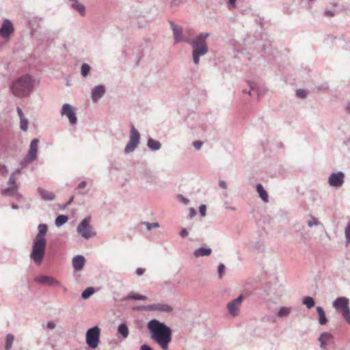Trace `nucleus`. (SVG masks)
I'll return each mask as SVG.
<instances>
[{"mask_svg": "<svg viewBox=\"0 0 350 350\" xmlns=\"http://www.w3.org/2000/svg\"><path fill=\"white\" fill-rule=\"evenodd\" d=\"M170 27L173 31L175 43L183 42L189 44L192 48V57L193 64L198 66L200 63V58L208 52V46L206 39L210 36L207 32H202L196 36L193 40L185 38L183 36V29L177 26L174 22L170 21Z\"/></svg>", "mask_w": 350, "mask_h": 350, "instance_id": "nucleus-1", "label": "nucleus"}, {"mask_svg": "<svg viewBox=\"0 0 350 350\" xmlns=\"http://www.w3.org/2000/svg\"><path fill=\"white\" fill-rule=\"evenodd\" d=\"M151 339L155 342L162 350H169V345L172 339V330L165 323L152 319L147 323Z\"/></svg>", "mask_w": 350, "mask_h": 350, "instance_id": "nucleus-2", "label": "nucleus"}, {"mask_svg": "<svg viewBox=\"0 0 350 350\" xmlns=\"http://www.w3.org/2000/svg\"><path fill=\"white\" fill-rule=\"evenodd\" d=\"M38 231L37 234L33 239L29 258L36 265L40 266L43 262L46 254L47 245L46 235L48 231V226L46 224H40L38 226Z\"/></svg>", "mask_w": 350, "mask_h": 350, "instance_id": "nucleus-3", "label": "nucleus"}, {"mask_svg": "<svg viewBox=\"0 0 350 350\" xmlns=\"http://www.w3.org/2000/svg\"><path fill=\"white\" fill-rule=\"evenodd\" d=\"M33 86L34 79L31 75H26L12 82L10 90L16 96L26 97L32 92Z\"/></svg>", "mask_w": 350, "mask_h": 350, "instance_id": "nucleus-4", "label": "nucleus"}, {"mask_svg": "<svg viewBox=\"0 0 350 350\" xmlns=\"http://www.w3.org/2000/svg\"><path fill=\"white\" fill-rule=\"evenodd\" d=\"M100 329L98 325L89 328L85 334V340L88 346L91 349H96L99 344Z\"/></svg>", "mask_w": 350, "mask_h": 350, "instance_id": "nucleus-5", "label": "nucleus"}, {"mask_svg": "<svg viewBox=\"0 0 350 350\" xmlns=\"http://www.w3.org/2000/svg\"><path fill=\"white\" fill-rule=\"evenodd\" d=\"M39 139L34 138L31 140L27 154L20 162V165L24 167L33 163L37 159Z\"/></svg>", "mask_w": 350, "mask_h": 350, "instance_id": "nucleus-6", "label": "nucleus"}, {"mask_svg": "<svg viewBox=\"0 0 350 350\" xmlns=\"http://www.w3.org/2000/svg\"><path fill=\"white\" fill-rule=\"evenodd\" d=\"M90 221L91 217H86L77 226V232L85 239L96 236V232H93V227L91 226Z\"/></svg>", "mask_w": 350, "mask_h": 350, "instance_id": "nucleus-7", "label": "nucleus"}, {"mask_svg": "<svg viewBox=\"0 0 350 350\" xmlns=\"http://www.w3.org/2000/svg\"><path fill=\"white\" fill-rule=\"evenodd\" d=\"M139 140L140 134L139 131L133 125H131L129 141L124 148V153L129 154L133 152L136 149L138 144H139Z\"/></svg>", "mask_w": 350, "mask_h": 350, "instance_id": "nucleus-8", "label": "nucleus"}, {"mask_svg": "<svg viewBox=\"0 0 350 350\" xmlns=\"http://www.w3.org/2000/svg\"><path fill=\"white\" fill-rule=\"evenodd\" d=\"M244 297L240 295L238 297L229 301L226 305V308L232 317L239 316L240 313V307L243 301Z\"/></svg>", "mask_w": 350, "mask_h": 350, "instance_id": "nucleus-9", "label": "nucleus"}, {"mask_svg": "<svg viewBox=\"0 0 350 350\" xmlns=\"http://www.w3.org/2000/svg\"><path fill=\"white\" fill-rule=\"evenodd\" d=\"M76 108L68 103L63 105L61 115L62 116H66L69 120L70 124L74 125L77 122Z\"/></svg>", "mask_w": 350, "mask_h": 350, "instance_id": "nucleus-10", "label": "nucleus"}, {"mask_svg": "<svg viewBox=\"0 0 350 350\" xmlns=\"http://www.w3.org/2000/svg\"><path fill=\"white\" fill-rule=\"evenodd\" d=\"M345 177V174L341 171L333 172L329 176L328 184L330 187L340 188L344 184Z\"/></svg>", "mask_w": 350, "mask_h": 350, "instance_id": "nucleus-11", "label": "nucleus"}, {"mask_svg": "<svg viewBox=\"0 0 350 350\" xmlns=\"http://www.w3.org/2000/svg\"><path fill=\"white\" fill-rule=\"evenodd\" d=\"M14 26L12 23L9 19H4L3 21L1 27H0V36L9 39L14 32Z\"/></svg>", "mask_w": 350, "mask_h": 350, "instance_id": "nucleus-12", "label": "nucleus"}, {"mask_svg": "<svg viewBox=\"0 0 350 350\" xmlns=\"http://www.w3.org/2000/svg\"><path fill=\"white\" fill-rule=\"evenodd\" d=\"M34 280L38 283L49 286H56L60 285V282L57 280L49 275H41L40 276L36 277Z\"/></svg>", "mask_w": 350, "mask_h": 350, "instance_id": "nucleus-13", "label": "nucleus"}, {"mask_svg": "<svg viewBox=\"0 0 350 350\" xmlns=\"http://www.w3.org/2000/svg\"><path fill=\"white\" fill-rule=\"evenodd\" d=\"M106 88L104 85H98L92 90L91 98L94 103H97L105 94Z\"/></svg>", "mask_w": 350, "mask_h": 350, "instance_id": "nucleus-14", "label": "nucleus"}, {"mask_svg": "<svg viewBox=\"0 0 350 350\" xmlns=\"http://www.w3.org/2000/svg\"><path fill=\"white\" fill-rule=\"evenodd\" d=\"M349 299L345 297H339L336 298L333 302V307L335 308L338 311H341L347 309L349 307Z\"/></svg>", "mask_w": 350, "mask_h": 350, "instance_id": "nucleus-15", "label": "nucleus"}, {"mask_svg": "<svg viewBox=\"0 0 350 350\" xmlns=\"http://www.w3.org/2000/svg\"><path fill=\"white\" fill-rule=\"evenodd\" d=\"M173 308L165 304H150V311H159L165 313L172 312Z\"/></svg>", "mask_w": 350, "mask_h": 350, "instance_id": "nucleus-16", "label": "nucleus"}, {"mask_svg": "<svg viewBox=\"0 0 350 350\" xmlns=\"http://www.w3.org/2000/svg\"><path fill=\"white\" fill-rule=\"evenodd\" d=\"M85 262V257L82 255H77L72 258V267L76 271L81 270Z\"/></svg>", "mask_w": 350, "mask_h": 350, "instance_id": "nucleus-17", "label": "nucleus"}, {"mask_svg": "<svg viewBox=\"0 0 350 350\" xmlns=\"http://www.w3.org/2000/svg\"><path fill=\"white\" fill-rule=\"evenodd\" d=\"M212 253V249L210 247H201L193 252V256L196 258H199L201 256H208Z\"/></svg>", "mask_w": 350, "mask_h": 350, "instance_id": "nucleus-18", "label": "nucleus"}, {"mask_svg": "<svg viewBox=\"0 0 350 350\" xmlns=\"http://www.w3.org/2000/svg\"><path fill=\"white\" fill-rule=\"evenodd\" d=\"M38 193L40 196L42 200L45 201H51L55 199V195L44 189L39 187L38 189Z\"/></svg>", "mask_w": 350, "mask_h": 350, "instance_id": "nucleus-19", "label": "nucleus"}, {"mask_svg": "<svg viewBox=\"0 0 350 350\" xmlns=\"http://www.w3.org/2000/svg\"><path fill=\"white\" fill-rule=\"evenodd\" d=\"M316 310L319 315V323L321 325L327 324L328 320L324 309L321 306H317Z\"/></svg>", "mask_w": 350, "mask_h": 350, "instance_id": "nucleus-20", "label": "nucleus"}, {"mask_svg": "<svg viewBox=\"0 0 350 350\" xmlns=\"http://www.w3.org/2000/svg\"><path fill=\"white\" fill-rule=\"evenodd\" d=\"M147 146L151 150L157 151L161 149V144L157 140L148 137L147 140Z\"/></svg>", "mask_w": 350, "mask_h": 350, "instance_id": "nucleus-21", "label": "nucleus"}, {"mask_svg": "<svg viewBox=\"0 0 350 350\" xmlns=\"http://www.w3.org/2000/svg\"><path fill=\"white\" fill-rule=\"evenodd\" d=\"M256 191L258 192L260 198L262 200L263 202H268V200H269L268 193L261 184L259 183L256 185Z\"/></svg>", "mask_w": 350, "mask_h": 350, "instance_id": "nucleus-22", "label": "nucleus"}, {"mask_svg": "<svg viewBox=\"0 0 350 350\" xmlns=\"http://www.w3.org/2000/svg\"><path fill=\"white\" fill-rule=\"evenodd\" d=\"M118 332L122 336L123 338H126L129 334V327L126 323H120L118 327Z\"/></svg>", "mask_w": 350, "mask_h": 350, "instance_id": "nucleus-23", "label": "nucleus"}, {"mask_svg": "<svg viewBox=\"0 0 350 350\" xmlns=\"http://www.w3.org/2000/svg\"><path fill=\"white\" fill-rule=\"evenodd\" d=\"M291 308L290 307H280L278 309L276 316L279 318H284L288 317L291 312Z\"/></svg>", "mask_w": 350, "mask_h": 350, "instance_id": "nucleus-24", "label": "nucleus"}, {"mask_svg": "<svg viewBox=\"0 0 350 350\" xmlns=\"http://www.w3.org/2000/svg\"><path fill=\"white\" fill-rule=\"evenodd\" d=\"M332 338V334L329 332H323L319 338L320 347L322 349L325 348V342Z\"/></svg>", "mask_w": 350, "mask_h": 350, "instance_id": "nucleus-25", "label": "nucleus"}, {"mask_svg": "<svg viewBox=\"0 0 350 350\" xmlns=\"http://www.w3.org/2000/svg\"><path fill=\"white\" fill-rule=\"evenodd\" d=\"M302 303L308 309H311L312 308H313L315 306L314 299L312 297H310V296L304 297L302 299Z\"/></svg>", "mask_w": 350, "mask_h": 350, "instance_id": "nucleus-26", "label": "nucleus"}, {"mask_svg": "<svg viewBox=\"0 0 350 350\" xmlns=\"http://www.w3.org/2000/svg\"><path fill=\"white\" fill-rule=\"evenodd\" d=\"M68 220V217L66 215H58L55 221V224L57 227H60L65 224Z\"/></svg>", "mask_w": 350, "mask_h": 350, "instance_id": "nucleus-27", "label": "nucleus"}, {"mask_svg": "<svg viewBox=\"0 0 350 350\" xmlns=\"http://www.w3.org/2000/svg\"><path fill=\"white\" fill-rule=\"evenodd\" d=\"M14 340V336L12 334H8L5 337V350H10L13 342Z\"/></svg>", "mask_w": 350, "mask_h": 350, "instance_id": "nucleus-28", "label": "nucleus"}, {"mask_svg": "<svg viewBox=\"0 0 350 350\" xmlns=\"http://www.w3.org/2000/svg\"><path fill=\"white\" fill-rule=\"evenodd\" d=\"M70 5L72 8L77 10L81 16L85 15V8L83 4L79 3V1L76 3H71Z\"/></svg>", "mask_w": 350, "mask_h": 350, "instance_id": "nucleus-29", "label": "nucleus"}, {"mask_svg": "<svg viewBox=\"0 0 350 350\" xmlns=\"http://www.w3.org/2000/svg\"><path fill=\"white\" fill-rule=\"evenodd\" d=\"M127 299L146 301L148 297L145 295H139L133 292L130 293L127 296Z\"/></svg>", "mask_w": 350, "mask_h": 350, "instance_id": "nucleus-30", "label": "nucleus"}, {"mask_svg": "<svg viewBox=\"0 0 350 350\" xmlns=\"http://www.w3.org/2000/svg\"><path fill=\"white\" fill-rule=\"evenodd\" d=\"M95 293V289L93 287H88L85 288L81 293V298L83 299H88Z\"/></svg>", "mask_w": 350, "mask_h": 350, "instance_id": "nucleus-31", "label": "nucleus"}, {"mask_svg": "<svg viewBox=\"0 0 350 350\" xmlns=\"http://www.w3.org/2000/svg\"><path fill=\"white\" fill-rule=\"evenodd\" d=\"M90 70H91V67L89 64H88L86 63L82 64V65L81 66V75L83 77H86L89 75Z\"/></svg>", "mask_w": 350, "mask_h": 350, "instance_id": "nucleus-32", "label": "nucleus"}, {"mask_svg": "<svg viewBox=\"0 0 350 350\" xmlns=\"http://www.w3.org/2000/svg\"><path fill=\"white\" fill-rule=\"evenodd\" d=\"M18 187L10 186V187L6 188L2 191V194L4 196H12L15 191H16Z\"/></svg>", "mask_w": 350, "mask_h": 350, "instance_id": "nucleus-33", "label": "nucleus"}, {"mask_svg": "<svg viewBox=\"0 0 350 350\" xmlns=\"http://www.w3.org/2000/svg\"><path fill=\"white\" fill-rule=\"evenodd\" d=\"M252 247L254 250L258 251H263L265 249L264 244L260 241H256L254 243H253Z\"/></svg>", "mask_w": 350, "mask_h": 350, "instance_id": "nucleus-34", "label": "nucleus"}, {"mask_svg": "<svg viewBox=\"0 0 350 350\" xmlns=\"http://www.w3.org/2000/svg\"><path fill=\"white\" fill-rule=\"evenodd\" d=\"M20 127L23 131H26L28 129V120L25 118L20 119Z\"/></svg>", "mask_w": 350, "mask_h": 350, "instance_id": "nucleus-35", "label": "nucleus"}, {"mask_svg": "<svg viewBox=\"0 0 350 350\" xmlns=\"http://www.w3.org/2000/svg\"><path fill=\"white\" fill-rule=\"evenodd\" d=\"M347 322L350 324V308H348L343 310L340 311Z\"/></svg>", "mask_w": 350, "mask_h": 350, "instance_id": "nucleus-36", "label": "nucleus"}, {"mask_svg": "<svg viewBox=\"0 0 350 350\" xmlns=\"http://www.w3.org/2000/svg\"><path fill=\"white\" fill-rule=\"evenodd\" d=\"M142 225H144L148 230H152L153 228H159V224L158 222L149 223L148 221H144L142 223Z\"/></svg>", "mask_w": 350, "mask_h": 350, "instance_id": "nucleus-37", "label": "nucleus"}, {"mask_svg": "<svg viewBox=\"0 0 350 350\" xmlns=\"http://www.w3.org/2000/svg\"><path fill=\"white\" fill-rule=\"evenodd\" d=\"M307 94H308V92L305 90L298 89V90H296V96L298 98H306Z\"/></svg>", "mask_w": 350, "mask_h": 350, "instance_id": "nucleus-38", "label": "nucleus"}, {"mask_svg": "<svg viewBox=\"0 0 350 350\" xmlns=\"http://www.w3.org/2000/svg\"><path fill=\"white\" fill-rule=\"evenodd\" d=\"M346 245H348L350 243V224L347 225L345 230Z\"/></svg>", "mask_w": 350, "mask_h": 350, "instance_id": "nucleus-39", "label": "nucleus"}, {"mask_svg": "<svg viewBox=\"0 0 350 350\" xmlns=\"http://www.w3.org/2000/svg\"><path fill=\"white\" fill-rule=\"evenodd\" d=\"M321 224L320 221L318 220L317 218L314 217H312L311 219L308 221V226L309 227H312L314 226H318Z\"/></svg>", "mask_w": 350, "mask_h": 350, "instance_id": "nucleus-40", "label": "nucleus"}, {"mask_svg": "<svg viewBox=\"0 0 350 350\" xmlns=\"http://www.w3.org/2000/svg\"><path fill=\"white\" fill-rule=\"evenodd\" d=\"M225 268H226L225 265L223 263H220L218 265L217 273H218V275H219V277L220 278H222V276L224 275V271H225Z\"/></svg>", "mask_w": 350, "mask_h": 350, "instance_id": "nucleus-41", "label": "nucleus"}, {"mask_svg": "<svg viewBox=\"0 0 350 350\" xmlns=\"http://www.w3.org/2000/svg\"><path fill=\"white\" fill-rule=\"evenodd\" d=\"M8 184L10 186L17 187V185L16 184V177L14 176V174H11L10 175V176L9 178V180H8Z\"/></svg>", "mask_w": 350, "mask_h": 350, "instance_id": "nucleus-42", "label": "nucleus"}, {"mask_svg": "<svg viewBox=\"0 0 350 350\" xmlns=\"http://www.w3.org/2000/svg\"><path fill=\"white\" fill-rule=\"evenodd\" d=\"M237 0H228V8L232 10L236 8V3Z\"/></svg>", "mask_w": 350, "mask_h": 350, "instance_id": "nucleus-43", "label": "nucleus"}, {"mask_svg": "<svg viewBox=\"0 0 350 350\" xmlns=\"http://www.w3.org/2000/svg\"><path fill=\"white\" fill-rule=\"evenodd\" d=\"M178 199L181 203L186 205L188 204L189 202V199H187V198L184 197L183 195L180 194L178 196Z\"/></svg>", "mask_w": 350, "mask_h": 350, "instance_id": "nucleus-44", "label": "nucleus"}, {"mask_svg": "<svg viewBox=\"0 0 350 350\" xmlns=\"http://www.w3.org/2000/svg\"><path fill=\"white\" fill-rule=\"evenodd\" d=\"M200 214L202 217H204L206 213V206L204 204H202L199 207Z\"/></svg>", "mask_w": 350, "mask_h": 350, "instance_id": "nucleus-45", "label": "nucleus"}, {"mask_svg": "<svg viewBox=\"0 0 350 350\" xmlns=\"http://www.w3.org/2000/svg\"><path fill=\"white\" fill-rule=\"evenodd\" d=\"M137 310L150 311V304L147 306H140L136 308Z\"/></svg>", "mask_w": 350, "mask_h": 350, "instance_id": "nucleus-46", "label": "nucleus"}, {"mask_svg": "<svg viewBox=\"0 0 350 350\" xmlns=\"http://www.w3.org/2000/svg\"><path fill=\"white\" fill-rule=\"evenodd\" d=\"M203 143L201 142V141H195L193 142V147L196 149V150H200V148L202 147Z\"/></svg>", "mask_w": 350, "mask_h": 350, "instance_id": "nucleus-47", "label": "nucleus"}, {"mask_svg": "<svg viewBox=\"0 0 350 350\" xmlns=\"http://www.w3.org/2000/svg\"><path fill=\"white\" fill-rule=\"evenodd\" d=\"M189 232L188 230L186 228H183L180 232V236L182 238H185L188 236Z\"/></svg>", "mask_w": 350, "mask_h": 350, "instance_id": "nucleus-48", "label": "nucleus"}, {"mask_svg": "<svg viewBox=\"0 0 350 350\" xmlns=\"http://www.w3.org/2000/svg\"><path fill=\"white\" fill-rule=\"evenodd\" d=\"M140 350H154L149 345L143 344L140 347Z\"/></svg>", "mask_w": 350, "mask_h": 350, "instance_id": "nucleus-49", "label": "nucleus"}, {"mask_svg": "<svg viewBox=\"0 0 350 350\" xmlns=\"http://www.w3.org/2000/svg\"><path fill=\"white\" fill-rule=\"evenodd\" d=\"M324 14L326 16H333L334 15V11L326 10L324 12Z\"/></svg>", "mask_w": 350, "mask_h": 350, "instance_id": "nucleus-50", "label": "nucleus"}, {"mask_svg": "<svg viewBox=\"0 0 350 350\" xmlns=\"http://www.w3.org/2000/svg\"><path fill=\"white\" fill-rule=\"evenodd\" d=\"M87 186V182L85 180L81 181L77 186L78 189H83Z\"/></svg>", "mask_w": 350, "mask_h": 350, "instance_id": "nucleus-51", "label": "nucleus"}, {"mask_svg": "<svg viewBox=\"0 0 350 350\" xmlns=\"http://www.w3.org/2000/svg\"><path fill=\"white\" fill-rule=\"evenodd\" d=\"M196 215V211L193 208H191L189 209V218H192Z\"/></svg>", "mask_w": 350, "mask_h": 350, "instance_id": "nucleus-52", "label": "nucleus"}, {"mask_svg": "<svg viewBox=\"0 0 350 350\" xmlns=\"http://www.w3.org/2000/svg\"><path fill=\"white\" fill-rule=\"evenodd\" d=\"M46 327L49 328V329H53L55 327V324L54 322L53 321H49L46 324Z\"/></svg>", "mask_w": 350, "mask_h": 350, "instance_id": "nucleus-53", "label": "nucleus"}, {"mask_svg": "<svg viewBox=\"0 0 350 350\" xmlns=\"http://www.w3.org/2000/svg\"><path fill=\"white\" fill-rule=\"evenodd\" d=\"M219 186L222 189H226L227 187L226 183L223 180L219 181Z\"/></svg>", "mask_w": 350, "mask_h": 350, "instance_id": "nucleus-54", "label": "nucleus"}, {"mask_svg": "<svg viewBox=\"0 0 350 350\" xmlns=\"http://www.w3.org/2000/svg\"><path fill=\"white\" fill-rule=\"evenodd\" d=\"M144 271H145V269H142V268H137V269H136V274H137V275H143V274H144Z\"/></svg>", "mask_w": 350, "mask_h": 350, "instance_id": "nucleus-55", "label": "nucleus"}, {"mask_svg": "<svg viewBox=\"0 0 350 350\" xmlns=\"http://www.w3.org/2000/svg\"><path fill=\"white\" fill-rule=\"evenodd\" d=\"M16 111H17V113H18V115L20 119L23 118H25L24 115H23V113L22 111V109L20 107H18L16 108Z\"/></svg>", "mask_w": 350, "mask_h": 350, "instance_id": "nucleus-56", "label": "nucleus"}, {"mask_svg": "<svg viewBox=\"0 0 350 350\" xmlns=\"http://www.w3.org/2000/svg\"><path fill=\"white\" fill-rule=\"evenodd\" d=\"M180 3V0H172L171 5H178Z\"/></svg>", "mask_w": 350, "mask_h": 350, "instance_id": "nucleus-57", "label": "nucleus"}, {"mask_svg": "<svg viewBox=\"0 0 350 350\" xmlns=\"http://www.w3.org/2000/svg\"><path fill=\"white\" fill-rule=\"evenodd\" d=\"M249 86L250 87V89L252 90H254L256 88V84L254 82H250Z\"/></svg>", "mask_w": 350, "mask_h": 350, "instance_id": "nucleus-58", "label": "nucleus"}, {"mask_svg": "<svg viewBox=\"0 0 350 350\" xmlns=\"http://www.w3.org/2000/svg\"><path fill=\"white\" fill-rule=\"evenodd\" d=\"M74 200V196L70 197V198L68 200L67 203L64 204V207H67L68 205H70Z\"/></svg>", "mask_w": 350, "mask_h": 350, "instance_id": "nucleus-59", "label": "nucleus"}, {"mask_svg": "<svg viewBox=\"0 0 350 350\" xmlns=\"http://www.w3.org/2000/svg\"><path fill=\"white\" fill-rule=\"evenodd\" d=\"M21 170L20 169H16L12 174H14V176L16 177V176L17 174H19L21 173Z\"/></svg>", "mask_w": 350, "mask_h": 350, "instance_id": "nucleus-60", "label": "nucleus"}, {"mask_svg": "<svg viewBox=\"0 0 350 350\" xmlns=\"http://www.w3.org/2000/svg\"><path fill=\"white\" fill-rule=\"evenodd\" d=\"M243 93L247 94H249V95H250V96L252 95L251 90H248V91H247V90H243Z\"/></svg>", "mask_w": 350, "mask_h": 350, "instance_id": "nucleus-61", "label": "nucleus"}, {"mask_svg": "<svg viewBox=\"0 0 350 350\" xmlns=\"http://www.w3.org/2000/svg\"><path fill=\"white\" fill-rule=\"evenodd\" d=\"M12 209H18V206L16 205V204H12Z\"/></svg>", "mask_w": 350, "mask_h": 350, "instance_id": "nucleus-62", "label": "nucleus"}, {"mask_svg": "<svg viewBox=\"0 0 350 350\" xmlns=\"http://www.w3.org/2000/svg\"><path fill=\"white\" fill-rule=\"evenodd\" d=\"M72 3H76L78 0H70Z\"/></svg>", "mask_w": 350, "mask_h": 350, "instance_id": "nucleus-63", "label": "nucleus"}, {"mask_svg": "<svg viewBox=\"0 0 350 350\" xmlns=\"http://www.w3.org/2000/svg\"><path fill=\"white\" fill-rule=\"evenodd\" d=\"M79 193L83 194V195H85V194H87L88 192L87 191H85V192L80 191Z\"/></svg>", "mask_w": 350, "mask_h": 350, "instance_id": "nucleus-64", "label": "nucleus"}]
</instances>
